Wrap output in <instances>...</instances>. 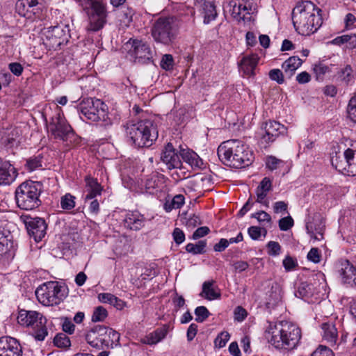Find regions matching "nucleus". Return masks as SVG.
<instances>
[{"mask_svg": "<svg viewBox=\"0 0 356 356\" xmlns=\"http://www.w3.org/2000/svg\"><path fill=\"white\" fill-rule=\"evenodd\" d=\"M98 298L100 302L103 303H108L113 305L117 309H121L124 305V302L122 300L109 293H99L98 295Z\"/></svg>", "mask_w": 356, "mask_h": 356, "instance_id": "f704fd0d", "label": "nucleus"}, {"mask_svg": "<svg viewBox=\"0 0 356 356\" xmlns=\"http://www.w3.org/2000/svg\"><path fill=\"white\" fill-rule=\"evenodd\" d=\"M183 160L194 169L202 168L203 161L200 157L193 151L183 149L181 152Z\"/></svg>", "mask_w": 356, "mask_h": 356, "instance_id": "c85d7f7f", "label": "nucleus"}, {"mask_svg": "<svg viewBox=\"0 0 356 356\" xmlns=\"http://www.w3.org/2000/svg\"><path fill=\"white\" fill-rule=\"evenodd\" d=\"M173 239L177 244H181L185 240V234L179 228H175L172 233Z\"/></svg>", "mask_w": 356, "mask_h": 356, "instance_id": "338daca9", "label": "nucleus"}, {"mask_svg": "<svg viewBox=\"0 0 356 356\" xmlns=\"http://www.w3.org/2000/svg\"><path fill=\"white\" fill-rule=\"evenodd\" d=\"M230 10L232 17L237 22L250 21L252 3L248 0H235L231 3Z\"/></svg>", "mask_w": 356, "mask_h": 356, "instance_id": "dca6fc26", "label": "nucleus"}, {"mask_svg": "<svg viewBox=\"0 0 356 356\" xmlns=\"http://www.w3.org/2000/svg\"><path fill=\"white\" fill-rule=\"evenodd\" d=\"M86 195L85 196V201H88L94 199L95 197L100 195L103 190L102 186L98 183L96 179L90 176L85 178Z\"/></svg>", "mask_w": 356, "mask_h": 356, "instance_id": "5701e85b", "label": "nucleus"}, {"mask_svg": "<svg viewBox=\"0 0 356 356\" xmlns=\"http://www.w3.org/2000/svg\"><path fill=\"white\" fill-rule=\"evenodd\" d=\"M161 160L169 169L178 168L181 165L180 156L171 143H168L162 152Z\"/></svg>", "mask_w": 356, "mask_h": 356, "instance_id": "aec40b11", "label": "nucleus"}, {"mask_svg": "<svg viewBox=\"0 0 356 356\" xmlns=\"http://www.w3.org/2000/svg\"><path fill=\"white\" fill-rule=\"evenodd\" d=\"M21 219L25 224L29 234L37 242L40 241L46 234L47 225L44 219L28 215H23Z\"/></svg>", "mask_w": 356, "mask_h": 356, "instance_id": "9b49d317", "label": "nucleus"}, {"mask_svg": "<svg viewBox=\"0 0 356 356\" xmlns=\"http://www.w3.org/2000/svg\"><path fill=\"white\" fill-rule=\"evenodd\" d=\"M219 159L227 165L240 168L249 165L253 161V153L242 140H228L218 148Z\"/></svg>", "mask_w": 356, "mask_h": 356, "instance_id": "7ed1b4c3", "label": "nucleus"}, {"mask_svg": "<svg viewBox=\"0 0 356 356\" xmlns=\"http://www.w3.org/2000/svg\"><path fill=\"white\" fill-rule=\"evenodd\" d=\"M230 337L227 332H222L215 339V346L218 348L224 347Z\"/></svg>", "mask_w": 356, "mask_h": 356, "instance_id": "09e8293b", "label": "nucleus"}, {"mask_svg": "<svg viewBox=\"0 0 356 356\" xmlns=\"http://www.w3.org/2000/svg\"><path fill=\"white\" fill-rule=\"evenodd\" d=\"M41 0H18L16 3V10L21 16L31 18L39 13L38 6Z\"/></svg>", "mask_w": 356, "mask_h": 356, "instance_id": "6ab92c4d", "label": "nucleus"}, {"mask_svg": "<svg viewBox=\"0 0 356 356\" xmlns=\"http://www.w3.org/2000/svg\"><path fill=\"white\" fill-rule=\"evenodd\" d=\"M266 167L270 170H275L284 165V162L274 156H268L266 160Z\"/></svg>", "mask_w": 356, "mask_h": 356, "instance_id": "37998d69", "label": "nucleus"}, {"mask_svg": "<svg viewBox=\"0 0 356 356\" xmlns=\"http://www.w3.org/2000/svg\"><path fill=\"white\" fill-rule=\"evenodd\" d=\"M307 259L314 263L320 262L321 255L318 249L316 248H312L307 254Z\"/></svg>", "mask_w": 356, "mask_h": 356, "instance_id": "680f3d73", "label": "nucleus"}, {"mask_svg": "<svg viewBox=\"0 0 356 356\" xmlns=\"http://www.w3.org/2000/svg\"><path fill=\"white\" fill-rule=\"evenodd\" d=\"M207 180L206 177L196 175L191 179H186L184 186L188 191H201L203 189L204 182Z\"/></svg>", "mask_w": 356, "mask_h": 356, "instance_id": "7c9ffc66", "label": "nucleus"}, {"mask_svg": "<svg viewBox=\"0 0 356 356\" xmlns=\"http://www.w3.org/2000/svg\"><path fill=\"white\" fill-rule=\"evenodd\" d=\"M273 211L275 213H288V204L284 201H278L273 204Z\"/></svg>", "mask_w": 356, "mask_h": 356, "instance_id": "4d7b16f0", "label": "nucleus"}, {"mask_svg": "<svg viewBox=\"0 0 356 356\" xmlns=\"http://www.w3.org/2000/svg\"><path fill=\"white\" fill-rule=\"evenodd\" d=\"M272 184L270 180L265 177L256 189V201L264 204L266 207L269 206V201L266 198L268 192L271 190Z\"/></svg>", "mask_w": 356, "mask_h": 356, "instance_id": "bb28decb", "label": "nucleus"}, {"mask_svg": "<svg viewBox=\"0 0 356 356\" xmlns=\"http://www.w3.org/2000/svg\"><path fill=\"white\" fill-rule=\"evenodd\" d=\"M0 356H22V350L17 341L10 337L0 338Z\"/></svg>", "mask_w": 356, "mask_h": 356, "instance_id": "a211bd4d", "label": "nucleus"}, {"mask_svg": "<svg viewBox=\"0 0 356 356\" xmlns=\"http://www.w3.org/2000/svg\"><path fill=\"white\" fill-rule=\"evenodd\" d=\"M283 266L286 271H290L296 268L297 262L291 257L287 256L283 260Z\"/></svg>", "mask_w": 356, "mask_h": 356, "instance_id": "e2e57ef3", "label": "nucleus"}, {"mask_svg": "<svg viewBox=\"0 0 356 356\" xmlns=\"http://www.w3.org/2000/svg\"><path fill=\"white\" fill-rule=\"evenodd\" d=\"M108 313L105 308L102 306L96 307L92 316V321H103L107 317Z\"/></svg>", "mask_w": 356, "mask_h": 356, "instance_id": "c03bdc74", "label": "nucleus"}, {"mask_svg": "<svg viewBox=\"0 0 356 356\" xmlns=\"http://www.w3.org/2000/svg\"><path fill=\"white\" fill-rule=\"evenodd\" d=\"M106 330L105 339L108 341V346H106V347H113L114 344L118 343L120 340V334L118 332L111 328L106 327Z\"/></svg>", "mask_w": 356, "mask_h": 356, "instance_id": "ea45409f", "label": "nucleus"}, {"mask_svg": "<svg viewBox=\"0 0 356 356\" xmlns=\"http://www.w3.org/2000/svg\"><path fill=\"white\" fill-rule=\"evenodd\" d=\"M126 226L133 230H139L144 226L145 218L137 211L129 212L124 219Z\"/></svg>", "mask_w": 356, "mask_h": 356, "instance_id": "cd10ccee", "label": "nucleus"}, {"mask_svg": "<svg viewBox=\"0 0 356 356\" xmlns=\"http://www.w3.org/2000/svg\"><path fill=\"white\" fill-rule=\"evenodd\" d=\"M88 11L89 25L88 30L97 31L102 29L106 23L107 10L106 4L103 0L95 1L89 8Z\"/></svg>", "mask_w": 356, "mask_h": 356, "instance_id": "9d476101", "label": "nucleus"}, {"mask_svg": "<svg viewBox=\"0 0 356 356\" xmlns=\"http://www.w3.org/2000/svg\"><path fill=\"white\" fill-rule=\"evenodd\" d=\"M17 176L16 169L9 162H0V185L13 183Z\"/></svg>", "mask_w": 356, "mask_h": 356, "instance_id": "412c9836", "label": "nucleus"}, {"mask_svg": "<svg viewBox=\"0 0 356 356\" xmlns=\"http://www.w3.org/2000/svg\"><path fill=\"white\" fill-rule=\"evenodd\" d=\"M106 332V327L97 325L88 332L86 340L91 346L103 349L108 346V341L105 339Z\"/></svg>", "mask_w": 356, "mask_h": 356, "instance_id": "f3484780", "label": "nucleus"}, {"mask_svg": "<svg viewBox=\"0 0 356 356\" xmlns=\"http://www.w3.org/2000/svg\"><path fill=\"white\" fill-rule=\"evenodd\" d=\"M293 24L300 35L314 33L322 25L321 10L311 1L299 3L292 11Z\"/></svg>", "mask_w": 356, "mask_h": 356, "instance_id": "f03ea898", "label": "nucleus"}, {"mask_svg": "<svg viewBox=\"0 0 356 356\" xmlns=\"http://www.w3.org/2000/svg\"><path fill=\"white\" fill-rule=\"evenodd\" d=\"M258 60L259 57L257 54L244 56L239 63V70L245 76H250L254 75Z\"/></svg>", "mask_w": 356, "mask_h": 356, "instance_id": "4be33fe9", "label": "nucleus"}, {"mask_svg": "<svg viewBox=\"0 0 356 356\" xmlns=\"http://www.w3.org/2000/svg\"><path fill=\"white\" fill-rule=\"evenodd\" d=\"M335 43L340 44V43H346L348 42H350L351 47H356V37L355 35H344L341 37L337 38L334 40Z\"/></svg>", "mask_w": 356, "mask_h": 356, "instance_id": "864d4df0", "label": "nucleus"}, {"mask_svg": "<svg viewBox=\"0 0 356 356\" xmlns=\"http://www.w3.org/2000/svg\"><path fill=\"white\" fill-rule=\"evenodd\" d=\"M195 314L196 316L195 321L202 323L208 318L209 312L205 307L200 306L195 309Z\"/></svg>", "mask_w": 356, "mask_h": 356, "instance_id": "49530a36", "label": "nucleus"}, {"mask_svg": "<svg viewBox=\"0 0 356 356\" xmlns=\"http://www.w3.org/2000/svg\"><path fill=\"white\" fill-rule=\"evenodd\" d=\"M323 330V337L330 344H335L338 334L335 326L332 323H323L322 325Z\"/></svg>", "mask_w": 356, "mask_h": 356, "instance_id": "72a5a7b5", "label": "nucleus"}, {"mask_svg": "<svg viewBox=\"0 0 356 356\" xmlns=\"http://www.w3.org/2000/svg\"><path fill=\"white\" fill-rule=\"evenodd\" d=\"M75 197L70 193L63 195L60 199V207L63 209L70 210L75 207Z\"/></svg>", "mask_w": 356, "mask_h": 356, "instance_id": "79ce46f5", "label": "nucleus"}, {"mask_svg": "<svg viewBox=\"0 0 356 356\" xmlns=\"http://www.w3.org/2000/svg\"><path fill=\"white\" fill-rule=\"evenodd\" d=\"M252 218H257L259 222H267V223L271 222L270 216L268 213H266V211H261L257 212L255 213H253L252 215Z\"/></svg>", "mask_w": 356, "mask_h": 356, "instance_id": "6e6d98bb", "label": "nucleus"}, {"mask_svg": "<svg viewBox=\"0 0 356 356\" xmlns=\"http://www.w3.org/2000/svg\"><path fill=\"white\" fill-rule=\"evenodd\" d=\"M47 127L55 138L61 140H65V138L72 131L71 126L60 112L51 118Z\"/></svg>", "mask_w": 356, "mask_h": 356, "instance_id": "f8f14e48", "label": "nucleus"}, {"mask_svg": "<svg viewBox=\"0 0 356 356\" xmlns=\"http://www.w3.org/2000/svg\"><path fill=\"white\" fill-rule=\"evenodd\" d=\"M54 344L59 348L70 346V340L65 334H57L54 339Z\"/></svg>", "mask_w": 356, "mask_h": 356, "instance_id": "a18cd8bd", "label": "nucleus"}, {"mask_svg": "<svg viewBox=\"0 0 356 356\" xmlns=\"http://www.w3.org/2000/svg\"><path fill=\"white\" fill-rule=\"evenodd\" d=\"M18 323L26 327H32L33 328L39 327L45 325L47 323L46 318L42 314L31 310L21 309L17 316Z\"/></svg>", "mask_w": 356, "mask_h": 356, "instance_id": "2eb2a0df", "label": "nucleus"}, {"mask_svg": "<svg viewBox=\"0 0 356 356\" xmlns=\"http://www.w3.org/2000/svg\"><path fill=\"white\" fill-rule=\"evenodd\" d=\"M234 319L238 322L243 321L247 316L246 310L241 306L236 307L234 312Z\"/></svg>", "mask_w": 356, "mask_h": 356, "instance_id": "052dcab7", "label": "nucleus"}, {"mask_svg": "<svg viewBox=\"0 0 356 356\" xmlns=\"http://www.w3.org/2000/svg\"><path fill=\"white\" fill-rule=\"evenodd\" d=\"M177 35V26L172 18H159L154 24L152 35L154 40L163 44H170Z\"/></svg>", "mask_w": 356, "mask_h": 356, "instance_id": "6e6552de", "label": "nucleus"}, {"mask_svg": "<svg viewBox=\"0 0 356 356\" xmlns=\"http://www.w3.org/2000/svg\"><path fill=\"white\" fill-rule=\"evenodd\" d=\"M302 60L297 56H291L284 62L282 67L289 77L293 76L295 72L301 66Z\"/></svg>", "mask_w": 356, "mask_h": 356, "instance_id": "c756f323", "label": "nucleus"}, {"mask_svg": "<svg viewBox=\"0 0 356 356\" xmlns=\"http://www.w3.org/2000/svg\"><path fill=\"white\" fill-rule=\"evenodd\" d=\"M341 275L344 283L356 286V268L348 261L341 263Z\"/></svg>", "mask_w": 356, "mask_h": 356, "instance_id": "b1692460", "label": "nucleus"}, {"mask_svg": "<svg viewBox=\"0 0 356 356\" xmlns=\"http://www.w3.org/2000/svg\"><path fill=\"white\" fill-rule=\"evenodd\" d=\"M306 229L307 233L310 235V237L314 241H321L323 238V227H318V229H314L312 223L308 222L307 224Z\"/></svg>", "mask_w": 356, "mask_h": 356, "instance_id": "a19ab883", "label": "nucleus"}, {"mask_svg": "<svg viewBox=\"0 0 356 356\" xmlns=\"http://www.w3.org/2000/svg\"><path fill=\"white\" fill-rule=\"evenodd\" d=\"M164 177L159 173H152L149 175L145 183V188L147 193H154L155 191L161 190L164 186Z\"/></svg>", "mask_w": 356, "mask_h": 356, "instance_id": "a878e982", "label": "nucleus"}, {"mask_svg": "<svg viewBox=\"0 0 356 356\" xmlns=\"http://www.w3.org/2000/svg\"><path fill=\"white\" fill-rule=\"evenodd\" d=\"M293 226V220L291 216H286L279 220V227L282 231H287Z\"/></svg>", "mask_w": 356, "mask_h": 356, "instance_id": "603ef678", "label": "nucleus"}, {"mask_svg": "<svg viewBox=\"0 0 356 356\" xmlns=\"http://www.w3.org/2000/svg\"><path fill=\"white\" fill-rule=\"evenodd\" d=\"M235 273H242L249 267L248 262L244 261H236L232 264Z\"/></svg>", "mask_w": 356, "mask_h": 356, "instance_id": "69168bd1", "label": "nucleus"}, {"mask_svg": "<svg viewBox=\"0 0 356 356\" xmlns=\"http://www.w3.org/2000/svg\"><path fill=\"white\" fill-rule=\"evenodd\" d=\"M311 356H334L332 350L325 346L320 345Z\"/></svg>", "mask_w": 356, "mask_h": 356, "instance_id": "8fccbe9b", "label": "nucleus"}, {"mask_svg": "<svg viewBox=\"0 0 356 356\" xmlns=\"http://www.w3.org/2000/svg\"><path fill=\"white\" fill-rule=\"evenodd\" d=\"M203 10L204 13V22L209 24L212 20L215 19L217 16L215 6L211 2H204L203 4Z\"/></svg>", "mask_w": 356, "mask_h": 356, "instance_id": "e433bc0d", "label": "nucleus"}, {"mask_svg": "<svg viewBox=\"0 0 356 356\" xmlns=\"http://www.w3.org/2000/svg\"><path fill=\"white\" fill-rule=\"evenodd\" d=\"M79 109L86 118L92 122H102L103 125L111 123L107 105L99 99H84L80 103Z\"/></svg>", "mask_w": 356, "mask_h": 356, "instance_id": "39448f33", "label": "nucleus"}, {"mask_svg": "<svg viewBox=\"0 0 356 356\" xmlns=\"http://www.w3.org/2000/svg\"><path fill=\"white\" fill-rule=\"evenodd\" d=\"M268 74L271 80L276 81L279 84H282L284 81L283 73L279 69L271 70Z\"/></svg>", "mask_w": 356, "mask_h": 356, "instance_id": "3c124183", "label": "nucleus"}, {"mask_svg": "<svg viewBox=\"0 0 356 356\" xmlns=\"http://www.w3.org/2000/svg\"><path fill=\"white\" fill-rule=\"evenodd\" d=\"M268 248L269 250V254L273 256H277L280 254L281 247L277 242L275 241H270L268 245Z\"/></svg>", "mask_w": 356, "mask_h": 356, "instance_id": "0e129e2a", "label": "nucleus"}, {"mask_svg": "<svg viewBox=\"0 0 356 356\" xmlns=\"http://www.w3.org/2000/svg\"><path fill=\"white\" fill-rule=\"evenodd\" d=\"M168 330L169 325H163L162 327H159L152 332L147 334L141 339V342L148 345L156 344L166 337Z\"/></svg>", "mask_w": 356, "mask_h": 356, "instance_id": "393cba45", "label": "nucleus"}, {"mask_svg": "<svg viewBox=\"0 0 356 356\" xmlns=\"http://www.w3.org/2000/svg\"><path fill=\"white\" fill-rule=\"evenodd\" d=\"M127 45H131L129 54L138 63H145L152 57V50L146 42L142 40H130Z\"/></svg>", "mask_w": 356, "mask_h": 356, "instance_id": "ddd939ff", "label": "nucleus"}, {"mask_svg": "<svg viewBox=\"0 0 356 356\" xmlns=\"http://www.w3.org/2000/svg\"><path fill=\"white\" fill-rule=\"evenodd\" d=\"M331 162L332 166H334L339 172L346 174L347 170V166H348V161L346 156V149L343 154L336 153L331 158Z\"/></svg>", "mask_w": 356, "mask_h": 356, "instance_id": "2f4dec72", "label": "nucleus"}, {"mask_svg": "<svg viewBox=\"0 0 356 356\" xmlns=\"http://www.w3.org/2000/svg\"><path fill=\"white\" fill-rule=\"evenodd\" d=\"M346 156L348 161V166H347L346 173L348 175H356V153L355 151L350 148L346 149Z\"/></svg>", "mask_w": 356, "mask_h": 356, "instance_id": "c9c22d12", "label": "nucleus"}, {"mask_svg": "<svg viewBox=\"0 0 356 356\" xmlns=\"http://www.w3.org/2000/svg\"><path fill=\"white\" fill-rule=\"evenodd\" d=\"M13 248V242L9 236H6L0 231V254H3L10 251Z\"/></svg>", "mask_w": 356, "mask_h": 356, "instance_id": "58836bf2", "label": "nucleus"}, {"mask_svg": "<svg viewBox=\"0 0 356 356\" xmlns=\"http://www.w3.org/2000/svg\"><path fill=\"white\" fill-rule=\"evenodd\" d=\"M42 166L41 159L39 156L30 158L26 161V167L31 171Z\"/></svg>", "mask_w": 356, "mask_h": 356, "instance_id": "5fc2aeb1", "label": "nucleus"}, {"mask_svg": "<svg viewBox=\"0 0 356 356\" xmlns=\"http://www.w3.org/2000/svg\"><path fill=\"white\" fill-rule=\"evenodd\" d=\"M287 129L277 121H268L264 126V133L260 142L264 145L273 143L280 135L286 134Z\"/></svg>", "mask_w": 356, "mask_h": 356, "instance_id": "4468645a", "label": "nucleus"}, {"mask_svg": "<svg viewBox=\"0 0 356 356\" xmlns=\"http://www.w3.org/2000/svg\"><path fill=\"white\" fill-rule=\"evenodd\" d=\"M213 282H204L202 285V291L200 296L209 300L218 299L220 297V293L218 292L213 286Z\"/></svg>", "mask_w": 356, "mask_h": 356, "instance_id": "473e14b6", "label": "nucleus"}, {"mask_svg": "<svg viewBox=\"0 0 356 356\" xmlns=\"http://www.w3.org/2000/svg\"><path fill=\"white\" fill-rule=\"evenodd\" d=\"M67 30L62 26H55L45 29L42 32L44 44L49 49H56L67 42Z\"/></svg>", "mask_w": 356, "mask_h": 356, "instance_id": "1a4fd4ad", "label": "nucleus"}, {"mask_svg": "<svg viewBox=\"0 0 356 356\" xmlns=\"http://www.w3.org/2000/svg\"><path fill=\"white\" fill-rule=\"evenodd\" d=\"M311 286L307 283H302L298 289V293L301 298L309 296L311 293Z\"/></svg>", "mask_w": 356, "mask_h": 356, "instance_id": "774afa93", "label": "nucleus"}, {"mask_svg": "<svg viewBox=\"0 0 356 356\" xmlns=\"http://www.w3.org/2000/svg\"><path fill=\"white\" fill-rule=\"evenodd\" d=\"M39 184L34 182H24L15 191L17 206L22 209L32 210L40 205Z\"/></svg>", "mask_w": 356, "mask_h": 356, "instance_id": "423d86ee", "label": "nucleus"}, {"mask_svg": "<svg viewBox=\"0 0 356 356\" xmlns=\"http://www.w3.org/2000/svg\"><path fill=\"white\" fill-rule=\"evenodd\" d=\"M348 118L354 122H356V97H352L347 107Z\"/></svg>", "mask_w": 356, "mask_h": 356, "instance_id": "de8ad7c7", "label": "nucleus"}, {"mask_svg": "<svg viewBox=\"0 0 356 356\" xmlns=\"http://www.w3.org/2000/svg\"><path fill=\"white\" fill-rule=\"evenodd\" d=\"M264 336L268 342L276 348L293 349L301 339V331L295 324L282 321L270 323Z\"/></svg>", "mask_w": 356, "mask_h": 356, "instance_id": "f257e3e1", "label": "nucleus"}, {"mask_svg": "<svg viewBox=\"0 0 356 356\" xmlns=\"http://www.w3.org/2000/svg\"><path fill=\"white\" fill-rule=\"evenodd\" d=\"M127 137L138 147H149L158 136V131L150 120L127 123L125 127Z\"/></svg>", "mask_w": 356, "mask_h": 356, "instance_id": "20e7f679", "label": "nucleus"}, {"mask_svg": "<svg viewBox=\"0 0 356 356\" xmlns=\"http://www.w3.org/2000/svg\"><path fill=\"white\" fill-rule=\"evenodd\" d=\"M35 296L45 306L58 305L65 297L62 286L56 282H49L40 286L35 291Z\"/></svg>", "mask_w": 356, "mask_h": 356, "instance_id": "0eeeda50", "label": "nucleus"}, {"mask_svg": "<svg viewBox=\"0 0 356 356\" xmlns=\"http://www.w3.org/2000/svg\"><path fill=\"white\" fill-rule=\"evenodd\" d=\"M206 245L207 243L204 241H200L196 244L188 243L186 246V250L193 254H202L204 252Z\"/></svg>", "mask_w": 356, "mask_h": 356, "instance_id": "4c0bfd02", "label": "nucleus"}, {"mask_svg": "<svg viewBox=\"0 0 356 356\" xmlns=\"http://www.w3.org/2000/svg\"><path fill=\"white\" fill-rule=\"evenodd\" d=\"M161 66L166 70L172 69L173 66L172 56L170 54H165L162 58Z\"/></svg>", "mask_w": 356, "mask_h": 356, "instance_id": "13d9d810", "label": "nucleus"}, {"mask_svg": "<svg viewBox=\"0 0 356 356\" xmlns=\"http://www.w3.org/2000/svg\"><path fill=\"white\" fill-rule=\"evenodd\" d=\"M313 70L318 78L329 72V67L321 63L315 64Z\"/></svg>", "mask_w": 356, "mask_h": 356, "instance_id": "bf43d9fd", "label": "nucleus"}]
</instances>
